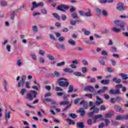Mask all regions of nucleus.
<instances>
[{
    "mask_svg": "<svg viewBox=\"0 0 128 128\" xmlns=\"http://www.w3.org/2000/svg\"><path fill=\"white\" fill-rule=\"evenodd\" d=\"M82 64H83L84 66H88V61L84 59L82 60Z\"/></svg>",
    "mask_w": 128,
    "mask_h": 128,
    "instance_id": "obj_59",
    "label": "nucleus"
},
{
    "mask_svg": "<svg viewBox=\"0 0 128 128\" xmlns=\"http://www.w3.org/2000/svg\"><path fill=\"white\" fill-rule=\"evenodd\" d=\"M38 62H40V64H44V58L42 57H40L39 58Z\"/></svg>",
    "mask_w": 128,
    "mask_h": 128,
    "instance_id": "obj_49",
    "label": "nucleus"
},
{
    "mask_svg": "<svg viewBox=\"0 0 128 128\" xmlns=\"http://www.w3.org/2000/svg\"><path fill=\"white\" fill-rule=\"evenodd\" d=\"M30 82H26V88H30Z\"/></svg>",
    "mask_w": 128,
    "mask_h": 128,
    "instance_id": "obj_55",
    "label": "nucleus"
},
{
    "mask_svg": "<svg viewBox=\"0 0 128 128\" xmlns=\"http://www.w3.org/2000/svg\"><path fill=\"white\" fill-rule=\"evenodd\" d=\"M102 115H95L92 117V118L94 119L93 120L91 118H88L87 120V124L88 126H92L94 124H96V122H100V120H102Z\"/></svg>",
    "mask_w": 128,
    "mask_h": 128,
    "instance_id": "obj_1",
    "label": "nucleus"
},
{
    "mask_svg": "<svg viewBox=\"0 0 128 128\" xmlns=\"http://www.w3.org/2000/svg\"><path fill=\"white\" fill-rule=\"evenodd\" d=\"M109 92L110 94H120L119 90H110Z\"/></svg>",
    "mask_w": 128,
    "mask_h": 128,
    "instance_id": "obj_10",
    "label": "nucleus"
},
{
    "mask_svg": "<svg viewBox=\"0 0 128 128\" xmlns=\"http://www.w3.org/2000/svg\"><path fill=\"white\" fill-rule=\"evenodd\" d=\"M4 86L6 92H8V82L6 80H4Z\"/></svg>",
    "mask_w": 128,
    "mask_h": 128,
    "instance_id": "obj_35",
    "label": "nucleus"
},
{
    "mask_svg": "<svg viewBox=\"0 0 128 128\" xmlns=\"http://www.w3.org/2000/svg\"><path fill=\"white\" fill-rule=\"evenodd\" d=\"M68 79L64 78H61L58 80V84L60 86H62L63 88H68L70 83L68 82Z\"/></svg>",
    "mask_w": 128,
    "mask_h": 128,
    "instance_id": "obj_2",
    "label": "nucleus"
},
{
    "mask_svg": "<svg viewBox=\"0 0 128 128\" xmlns=\"http://www.w3.org/2000/svg\"><path fill=\"white\" fill-rule=\"evenodd\" d=\"M84 90H86V92H94V88L90 86H88L85 87V89Z\"/></svg>",
    "mask_w": 128,
    "mask_h": 128,
    "instance_id": "obj_9",
    "label": "nucleus"
},
{
    "mask_svg": "<svg viewBox=\"0 0 128 128\" xmlns=\"http://www.w3.org/2000/svg\"><path fill=\"white\" fill-rule=\"evenodd\" d=\"M113 82H116V84H120L122 82V80L120 78H114L112 80Z\"/></svg>",
    "mask_w": 128,
    "mask_h": 128,
    "instance_id": "obj_21",
    "label": "nucleus"
},
{
    "mask_svg": "<svg viewBox=\"0 0 128 128\" xmlns=\"http://www.w3.org/2000/svg\"><path fill=\"white\" fill-rule=\"evenodd\" d=\"M78 14H80V16H84L86 12L82 11V10H80L78 11Z\"/></svg>",
    "mask_w": 128,
    "mask_h": 128,
    "instance_id": "obj_52",
    "label": "nucleus"
},
{
    "mask_svg": "<svg viewBox=\"0 0 128 128\" xmlns=\"http://www.w3.org/2000/svg\"><path fill=\"white\" fill-rule=\"evenodd\" d=\"M57 10H60V12H66V10H70V6L64 5V4H60L57 6Z\"/></svg>",
    "mask_w": 128,
    "mask_h": 128,
    "instance_id": "obj_4",
    "label": "nucleus"
},
{
    "mask_svg": "<svg viewBox=\"0 0 128 128\" xmlns=\"http://www.w3.org/2000/svg\"><path fill=\"white\" fill-rule=\"evenodd\" d=\"M64 72H68L69 74H72L74 70L70 68H65L64 69Z\"/></svg>",
    "mask_w": 128,
    "mask_h": 128,
    "instance_id": "obj_20",
    "label": "nucleus"
},
{
    "mask_svg": "<svg viewBox=\"0 0 128 128\" xmlns=\"http://www.w3.org/2000/svg\"><path fill=\"white\" fill-rule=\"evenodd\" d=\"M108 87L106 86H104L102 88V89L98 90L96 92V94H102L104 92H106V90H108Z\"/></svg>",
    "mask_w": 128,
    "mask_h": 128,
    "instance_id": "obj_12",
    "label": "nucleus"
},
{
    "mask_svg": "<svg viewBox=\"0 0 128 128\" xmlns=\"http://www.w3.org/2000/svg\"><path fill=\"white\" fill-rule=\"evenodd\" d=\"M40 12L42 14H48V10L46 9H42Z\"/></svg>",
    "mask_w": 128,
    "mask_h": 128,
    "instance_id": "obj_48",
    "label": "nucleus"
},
{
    "mask_svg": "<svg viewBox=\"0 0 128 128\" xmlns=\"http://www.w3.org/2000/svg\"><path fill=\"white\" fill-rule=\"evenodd\" d=\"M90 110H92L93 114H98V112L99 110L98 108L92 106L90 108Z\"/></svg>",
    "mask_w": 128,
    "mask_h": 128,
    "instance_id": "obj_17",
    "label": "nucleus"
},
{
    "mask_svg": "<svg viewBox=\"0 0 128 128\" xmlns=\"http://www.w3.org/2000/svg\"><path fill=\"white\" fill-rule=\"evenodd\" d=\"M72 90H74V86L72 85H70L68 87V92H72Z\"/></svg>",
    "mask_w": 128,
    "mask_h": 128,
    "instance_id": "obj_43",
    "label": "nucleus"
},
{
    "mask_svg": "<svg viewBox=\"0 0 128 128\" xmlns=\"http://www.w3.org/2000/svg\"><path fill=\"white\" fill-rule=\"evenodd\" d=\"M38 96V92L36 90H30L26 95L27 100H32L34 98H36Z\"/></svg>",
    "mask_w": 128,
    "mask_h": 128,
    "instance_id": "obj_3",
    "label": "nucleus"
},
{
    "mask_svg": "<svg viewBox=\"0 0 128 128\" xmlns=\"http://www.w3.org/2000/svg\"><path fill=\"white\" fill-rule=\"evenodd\" d=\"M68 44H70V46H76V42L74 40L72 39V38H69L68 40Z\"/></svg>",
    "mask_w": 128,
    "mask_h": 128,
    "instance_id": "obj_18",
    "label": "nucleus"
},
{
    "mask_svg": "<svg viewBox=\"0 0 128 128\" xmlns=\"http://www.w3.org/2000/svg\"><path fill=\"white\" fill-rule=\"evenodd\" d=\"M72 17L74 20H76V18H78V14H76V13L75 12H73V14L72 15Z\"/></svg>",
    "mask_w": 128,
    "mask_h": 128,
    "instance_id": "obj_42",
    "label": "nucleus"
},
{
    "mask_svg": "<svg viewBox=\"0 0 128 128\" xmlns=\"http://www.w3.org/2000/svg\"><path fill=\"white\" fill-rule=\"evenodd\" d=\"M67 122H68L69 124H74V122L70 118L67 119Z\"/></svg>",
    "mask_w": 128,
    "mask_h": 128,
    "instance_id": "obj_60",
    "label": "nucleus"
},
{
    "mask_svg": "<svg viewBox=\"0 0 128 128\" xmlns=\"http://www.w3.org/2000/svg\"><path fill=\"white\" fill-rule=\"evenodd\" d=\"M24 84V81H22L21 80H20L18 82V87L20 88V86H22Z\"/></svg>",
    "mask_w": 128,
    "mask_h": 128,
    "instance_id": "obj_38",
    "label": "nucleus"
},
{
    "mask_svg": "<svg viewBox=\"0 0 128 128\" xmlns=\"http://www.w3.org/2000/svg\"><path fill=\"white\" fill-rule=\"evenodd\" d=\"M120 76H122V78L123 80H128V74H124V73H120L119 74Z\"/></svg>",
    "mask_w": 128,
    "mask_h": 128,
    "instance_id": "obj_22",
    "label": "nucleus"
},
{
    "mask_svg": "<svg viewBox=\"0 0 128 128\" xmlns=\"http://www.w3.org/2000/svg\"><path fill=\"white\" fill-rule=\"evenodd\" d=\"M22 7H20V8L16 9V10L12 11V14L10 16V20H14V14H16V13L17 12H18V10H22Z\"/></svg>",
    "mask_w": 128,
    "mask_h": 128,
    "instance_id": "obj_8",
    "label": "nucleus"
},
{
    "mask_svg": "<svg viewBox=\"0 0 128 128\" xmlns=\"http://www.w3.org/2000/svg\"><path fill=\"white\" fill-rule=\"evenodd\" d=\"M32 30L34 32H38V26H33Z\"/></svg>",
    "mask_w": 128,
    "mask_h": 128,
    "instance_id": "obj_39",
    "label": "nucleus"
},
{
    "mask_svg": "<svg viewBox=\"0 0 128 128\" xmlns=\"http://www.w3.org/2000/svg\"><path fill=\"white\" fill-rule=\"evenodd\" d=\"M112 116H114V112H111L109 113L106 114L104 116V118H112Z\"/></svg>",
    "mask_w": 128,
    "mask_h": 128,
    "instance_id": "obj_23",
    "label": "nucleus"
},
{
    "mask_svg": "<svg viewBox=\"0 0 128 128\" xmlns=\"http://www.w3.org/2000/svg\"><path fill=\"white\" fill-rule=\"evenodd\" d=\"M100 110H106V106L102 105L100 106Z\"/></svg>",
    "mask_w": 128,
    "mask_h": 128,
    "instance_id": "obj_62",
    "label": "nucleus"
},
{
    "mask_svg": "<svg viewBox=\"0 0 128 128\" xmlns=\"http://www.w3.org/2000/svg\"><path fill=\"white\" fill-rule=\"evenodd\" d=\"M26 92V90L24 88L22 89L21 91L20 92V94H21L22 96H24Z\"/></svg>",
    "mask_w": 128,
    "mask_h": 128,
    "instance_id": "obj_47",
    "label": "nucleus"
},
{
    "mask_svg": "<svg viewBox=\"0 0 128 128\" xmlns=\"http://www.w3.org/2000/svg\"><path fill=\"white\" fill-rule=\"evenodd\" d=\"M69 116L72 118H78V116L74 114H69Z\"/></svg>",
    "mask_w": 128,
    "mask_h": 128,
    "instance_id": "obj_46",
    "label": "nucleus"
},
{
    "mask_svg": "<svg viewBox=\"0 0 128 128\" xmlns=\"http://www.w3.org/2000/svg\"><path fill=\"white\" fill-rule=\"evenodd\" d=\"M61 18L63 20H66V15H64V14H62Z\"/></svg>",
    "mask_w": 128,
    "mask_h": 128,
    "instance_id": "obj_64",
    "label": "nucleus"
},
{
    "mask_svg": "<svg viewBox=\"0 0 128 128\" xmlns=\"http://www.w3.org/2000/svg\"><path fill=\"white\" fill-rule=\"evenodd\" d=\"M16 64L18 66H22V62L20 60H17Z\"/></svg>",
    "mask_w": 128,
    "mask_h": 128,
    "instance_id": "obj_37",
    "label": "nucleus"
},
{
    "mask_svg": "<svg viewBox=\"0 0 128 128\" xmlns=\"http://www.w3.org/2000/svg\"><path fill=\"white\" fill-rule=\"evenodd\" d=\"M114 108L118 112H124V110H122V108H120V106L118 105H115L114 106Z\"/></svg>",
    "mask_w": 128,
    "mask_h": 128,
    "instance_id": "obj_11",
    "label": "nucleus"
},
{
    "mask_svg": "<svg viewBox=\"0 0 128 128\" xmlns=\"http://www.w3.org/2000/svg\"><path fill=\"white\" fill-rule=\"evenodd\" d=\"M47 56H48V58L49 60H54V56H52L50 54H48Z\"/></svg>",
    "mask_w": 128,
    "mask_h": 128,
    "instance_id": "obj_53",
    "label": "nucleus"
},
{
    "mask_svg": "<svg viewBox=\"0 0 128 128\" xmlns=\"http://www.w3.org/2000/svg\"><path fill=\"white\" fill-rule=\"evenodd\" d=\"M80 98H78L74 100V104H78V102H80Z\"/></svg>",
    "mask_w": 128,
    "mask_h": 128,
    "instance_id": "obj_58",
    "label": "nucleus"
},
{
    "mask_svg": "<svg viewBox=\"0 0 128 128\" xmlns=\"http://www.w3.org/2000/svg\"><path fill=\"white\" fill-rule=\"evenodd\" d=\"M53 16L55 18H56L58 20H60V16L56 13H54Z\"/></svg>",
    "mask_w": 128,
    "mask_h": 128,
    "instance_id": "obj_32",
    "label": "nucleus"
},
{
    "mask_svg": "<svg viewBox=\"0 0 128 128\" xmlns=\"http://www.w3.org/2000/svg\"><path fill=\"white\" fill-rule=\"evenodd\" d=\"M74 74L76 76H84L82 74L79 72H74Z\"/></svg>",
    "mask_w": 128,
    "mask_h": 128,
    "instance_id": "obj_30",
    "label": "nucleus"
},
{
    "mask_svg": "<svg viewBox=\"0 0 128 128\" xmlns=\"http://www.w3.org/2000/svg\"><path fill=\"white\" fill-rule=\"evenodd\" d=\"M30 56L34 60H36V55L35 54L32 53Z\"/></svg>",
    "mask_w": 128,
    "mask_h": 128,
    "instance_id": "obj_41",
    "label": "nucleus"
},
{
    "mask_svg": "<svg viewBox=\"0 0 128 128\" xmlns=\"http://www.w3.org/2000/svg\"><path fill=\"white\" fill-rule=\"evenodd\" d=\"M4 118L5 119L8 120V119H10V112L8 111L7 112L6 110L5 112V114H4Z\"/></svg>",
    "mask_w": 128,
    "mask_h": 128,
    "instance_id": "obj_16",
    "label": "nucleus"
},
{
    "mask_svg": "<svg viewBox=\"0 0 128 128\" xmlns=\"http://www.w3.org/2000/svg\"><path fill=\"white\" fill-rule=\"evenodd\" d=\"M79 112H80L81 116H84V114H86V111H84V108H80L79 110Z\"/></svg>",
    "mask_w": 128,
    "mask_h": 128,
    "instance_id": "obj_25",
    "label": "nucleus"
},
{
    "mask_svg": "<svg viewBox=\"0 0 128 128\" xmlns=\"http://www.w3.org/2000/svg\"><path fill=\"white\" fill-rule=\"evenodd\" d=\"M82 32H84L85 36H90V32L89 30H86V28H82Z\"/></svg>",
    "mask_w": 128,
    "mask_h": 128,
    "instance_id": "obj_28",
    "label": "nucleus"
},
{
    "mask_svg": "<svg viewBox=\"0 0 128 128\" xmlns=\"http://www.w3.org/2000/svg\"><path fill=\"white\" fill-rule=\"evenodd\" d=\"M96 98L97 100L96 102V106H100V104H102V102H104L102 101V100L100 98L98 97V96H96Z\"/></svg>",
    "mask_w": 128,
    "mask_h": 128,
    "instance_id": "obj_15",
    "label": "nucleus"
},
{
    "mask_svg": "<svg viewBox=\"0 0 128 128\" xmlns=\"http://www.w3.org/2000/svg\"><path fill=\"white\" fill-rule=\"evenodd\" d=\"M115 88L116 90H120V88H122V84H117L115 86Z\"/></svg>",
    "mask_w": 128,
    "mask_h": 128,
    "instance_id": "obj_57",
    "label": "nucleus"
},
{
    "mask_svg": "<svg viewBox=\"0 0 128 128\" xmlns=\"http://www.w3.org/2000/svg\"><path fill=\"white\" fill-rule=\"evenodd\" d=\"M70 24L71 26H76V21L72 19L70 20Z\"/></svg>",
    "mask_w": 128,
    "mask_h": 128,
    "instance_id": "obj_45",
    "label": "nucleus"
},
{
    "mask_svg": "<svg viewBox=\"0 0 128 128\" xmlns=\"http://www.w3.org/2000/svg\"><path fill=\"white\" fill-rule=\"evenodd\" d=\"M57 95H58V96H64V97L66 96V94L64 92H58L57 94Z\"/></svg>",
    "mask_w": 128,
    "mask_h": 128,
    "instance_id": "obj_51",
    "label": "nucleus"
},
{
    "mask_svg": "<svg viewBox=\"0 0 128 128\" xmlns=\"http://www.w3.org/2000/svg\"><path fill=\"white\" fill-rule=\"evenodd\" d=\"M58 40L59 42H64V40H66V38L64 36H60L58 38Z\"/></svg>",
    "mask_w": 128,
    "mask_h": 128,
    "instance_id": "obj_61",
    "label": "nucleus"
},
{
    "mask_svg": "<svg viewBox=\"0 0 128 128\" xmlns=\"http://www.w3.org/2000/svg\"><path fill=\"white\" fill-rule=\"evenodd\" d=\"M106 70H108V72H114V68H112V67H110V66H108L106 68Z\"/></svg>",
    "mask_w": 128,
    "mask_h": 128,
    "instance_id": "obj_33",
    "label": "nucleus"
},
{
    "mask_svg": "<svg viewBox=\"0 0 128 128\" xmlns=\"http://www.w3.org/2000/svg\"><path fill=\"white\" fill-rule=\"evenodd\" d=\"M55 46L58 48H60V50H66V46H64V44H55Z\"/></svg>",
    "mask_w": 128,
    "mask_h": 128,
    "instance_id": "obj_14",
    "label": "nucleus"
},
{
    "mask_svg": "<svg viewBox=\"0 0 128 128\" xmlns=\"http://www.w3.org/2000/svg\"><path fill=\"white\" fill-rule=\"evenodd\" d=\"M92 14L90 13V10H89L88 12H85L84 16H92Z\"/></svg>",
    "mask_w": 128,
    "mask_h": 128,
    "instance_id": "obj_44",
    "label": "nucleus"
},
{
    "mask_svg": "<svg viewBox=\"0 0 128 128\" xmlns=\"http://www.w3.org/2000/svg\"><path fill=\"white\" fill-rule=\"evenodd\" d=\"M1 6H8V2L6 1H2L1 2Z\"/></svg>",
    "mask_w": 128,
    "mask_h": 128,
    "instance_id": "obj_56",
    "label": "nucleus"
},
{
    "mask_svg": "<svg viewBox=\"0 0 128 128\" xmlns=\"http://www.w3.org/2000/svg\"><path fill=\"white\" fill-rule=\"evenodd\" d=\"M76 126L78 128H84V125L82 122H78L76 123Z\"/></svg>",
    "mask_w": 128,
    "mask_h": 128,
    "instance_id": "obj_29",
    "label": "nucleus"
},
{
    "mask_svg": "<svg viewBox=\"0 0 128 128\" xmlns=\"http://www.w3.org/2000/svg\"><path fill=\"white\" fill-rule=\"evenodd\" d=\"M112 32H114L118 33V32H120V29L116 28V27H113L112 28Z\"/></svg>",
    "mask_w": 128,
    "mask_h": 128,
    "instance_id": "obj_31",
    "label": "nucleus"
},
{
    "mask_svg": "<svg viewBox=\"0 0 128 128\" xmlns=\"http://www.w3.org/2000/svg\"><path fill=\"white\" fill-rule=\"evenodd\" d=\"M70 104V102L68 101L64 100L61 102L60 103V106H66L67 104Z\"/></svg>",
    "mask_w": 128,
    "mask_h": 128,
    "instance_id": "obj_34",
    "label": "nucleus"
},
{
    "mask_svg": "<svg viewBox=\"0 0 128 128\" xmlns=\"http://www.w3.org/2000/svg\"><path fill=\"white\" fill-rule=\"evenodd\" d=\"M45 100L46 102H50L51 104H56V101H54V100L53 99L46 98Z\"/></svg>",
    "mask_w": 128,
    "mask_h": 128,
    "instance_id": "obj_19",
    "label": "nucleus"
},
{
    "mask_svg": "<svg viewBox=\"0 0 128 128\" xmlns=\"http://www.w3.org/2000/svg\"><path fill=\"white\" fill-rule=\"evenodd\" d=\"M117 120H128V115L118 116H116Z\"/></svg>",
    "mask_w": 128,
    "mask_h": 128,
    "instance_id": "obj_7",
    "label": "nucleus"
},
{
    "mask_svg": "<svg viewBox=\"0 0 128 128\" xmlns=\"http://www.w3.org/2000/svg\"><path fill=\"white\" fill-rule=\"evenodd\" d=\"M79 104L82 105L84 108L85 110L88 109V102H86L84 100L81 101Z\"/></svg>",
    "mask_w": 128,
    "mask_h": 128,
    "instance_id": "obj_13",
    "label": "nucleus"
},
{
    "mask_svg": "<svg viewBox=\"0 0 128 128\" xmlns=\"http://www.w3.org/2000/svg\"><path fill=\"white\" fill-rule=\"evenodd\" d=\"M119 26H120V30H122L124 31V24H121Z\"/></svg>",
    "mask_w": 128,
    "mask_h": 128,
    "instance_id": "obj_54",
    "label": "nucleus"
},
{
    "mask_svg": "<svg viewBox=\"0 0 128 128\" xmlns=\"http://www.w3.org/2000/svg\"><path fill=\"white\" fill-rule=\"evenodd\" d=\"M38 54L44 56V54H46V52H44V50H40L38 52Z\"/></svg>",
    "mask_w": 128,
    "mask_h": 128,
    "instance_id": "obj_40",
    "label": "nucleus"
},
{
    "mask_svg": "<svg viewBox=\"0 0 128 128\" xmlns=\"http://www.w3.org/2000/svg\"><path fill=\"white\" fill-rule=\"evenodd\" d=\"M101 54H102V56H108V52L106 50H102L101 52Z\"/></svg>",
    "mask_w": 128,
    "mask_h": 128,
    "instance_id": "obj_63",
    "label": "nucleus"
},
{
    "mask_svg": "<svg viewBox=\"0 0 128 128\" xmlns=\"http://www.w3.org/2000/svg\"><path fill=\"white\" fill-rule=\"evenodd\" d=\"M5 50L7 52H12V46L10 44H7L6 46Z\"/></svg>",
    "mask_w": 128,
    "mask_h": 128,
    "instance_id": "obj_24",
    "label": "nucleus"
},
{
    "mask_svg": "<svg viewBox=\"0 0 128 128\" xmlns=\"http://www.w3.org/2000/svg\"><path fill=\"white\" fill-rule=\"evenodd\" d=\"M32 6L30 9V10H32V12L34 10V9L36 8H38V6H44V4L42 2L36 4V2H32Z\"/></svg>",
    "mask_w": 128,
    "mask_h": 128,
    "instance_id": "obj_5",
    "label": "nucleus"
},
{
    "mask_svg": "<svg viewBox=\"0 0 128 128\" xmlns=\"http://www.w3.org/2000/svg\"><path fill=\"white\" fill-rule=\"evenodd\" d=\"M66 62H61L58 63L56 64L57 66H64Z\"/></svg>",
    "mask_w": 128,
    "mask_h": 128,
    "instance_id": "obj_50",
    "label": "nucleus"
},
{
    "mask_svg": "<svg viewBox=\"0 0 128 128\" xmlns=\"http://www.w3.org/2000/svg\"><path fill=\"white\" fill-rule=\"evenodd\" d=\"M102 14H103L105 18H106L108 16V11L103 10L102 11Z\"/></svg>",
    "mask_w": 128,
    "mask_h": 128,
    "instance_id": "obj_36",
    "label": "nucleus"
},
{
    "mask_svg": "<svg viewBox=\"0 0 128 128\" xmlns=\"http://www.w3.org/2000/svg\"><path fill=\"white\" fill-rule=\"evenodd\" d=\"M100 83L102 84H110V80H103L100 81Z\"/></svg>",
    "mask_w": 128,
    "mask_h": 128,
    "instance_id": "obj_26",
    "label": "nucleus"
},
{
    "mask_svg": "<svg viewBox=\"0 0 128 128\" xmlns=\"http://www.w3.org/2000/svg\"><path fill=\"white\" fill-rule=\"evenodd\" d=\"M116 8L118 10H119V12H124V10H126V8H124V4L122 3L117 4Z\"/></svg>",
    "mask_w": 128,
    "mask_h": 128,
    "instance_id": "obj_6",
    "label": "nucleus"
},
{
    "mask_svg": "<svg viewBox=\"0 0 128 128\" xmlns=\"http://www.w3.org/2000/svg\"><path fill=\"white\" fill-rule=\"evenodd\" d=\"M114 24L116 25V26H120L121 24H124V22L122 21H120V20H116L114 22Z\"/></svg>",
    "mask_w": 128,
    "mask_h": 128,
    "instance_id": "obj_27",
    "label": "nucleus"
}]
</instances>
